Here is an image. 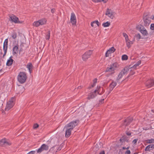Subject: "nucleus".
<instances>
[{"mask_svg":"<svg viewBox=\"0 0 154 154\" xmlns=\"http://www.w3.org/2000/svg\"><path fill=\"white\" fill-rule=\"evenodd\" d=\"M129 70V69L128 67H125L122 70L118 75L116 79L117 82H118L119 79H121L122 77L125 75L127 74Z\"/></svg>","mask_w":154,"mask_h":154,"instance_id":"nucleus-5","label":"nucleus"},{"mask_svg":"<svg viewBox=\"0 0 154 154\" xmlns=\"http://www.w3.org/2000/svg\"><path fill=\"white\" fill-rule=\"evenodd\" d=\"M46 21L47 20L45 19L42 18L38 21L34 22L32 24V25L33 26L37 27L40 25L45 24Z\"/></svg>","mask_w":154,"mask_h":154,"instance_id":"nucleus-7","label":"nucleus"},{"mask_svg":"<svg viewBox=\"0 0 154 154\" xmlns=\"http://www.w3.org/2000/svg\"><path fill=\"white\" fill-rule=\"evenodd\" d=\"M104 100V99H101L100 100V102L101 103H103V101Z\"/></svg>","mask_w":154,"mask_h":154,"instance_id":"nucleus-53","label":"nucleus"},{"mask_svg":"<svg viewBox=\"0 0 154 154\" xmlns=\"http://www.w3.org/2000/svg\"><path fill=\"white\" fill-rule=\"evenodd\" d=\"M51 142V141L50 140H48L46 143H47V145L48 144H49Z\"/></svg>","mask_w":154,"mask_h":154,"instance_id":"nucleus-50","label":"nucleus"},{"mask_svg":"<svg viewBox=\"0 0 154 154\" xmlns=\"http://www.w3.org/2000/svg\"><path fill=\"white\" fill-rule=\"evenodd\" d=\"M152 111L153 112H154V109H152Z\"/></svg>","mask_w":154,"mask_h":154,"instance_id":"nucleus-59","label":"nucleus"},{"mask_svg":"<svg viewBox=\"0 0 154 154\" xmlns=\"http://www.w3.org/2000/svg\"><path fill=\"white\" fill-rule=\"evenodd\" d=\"M15 98L14 97H13L7 103L6 107L5 109V111H8L12 108L14 104Z\"/></svg>","mask_w":154,"mask_h":154,"instance_id":"nucleus-6","label":"nucleus"},{"mask_svg":"<svg viewBox=\"0 0 154 154\" xmlns=\"http://www.w3.org/2000/svg\"><path fill=\"white\" fill-rule=\"evenodd\" d=\"M118 67V64L116 63H113L108 66L106 69V72H111L112 74L114 73V71Z\"/></svg>","mask_w":154,"mask_h":154,"instance_id":"nucleus-4","label":"nucleus"},{"mask_svg":"<svg viewBox=\"0 0 154 154\" xmlns=\"http://www.w3.org/2000/svg\"><path fill=\"white\" fill-rule=\"evenodd\" d=\"M12 37L13 39H15L17 37V34L15 33H13L12 35Z\"/></svg>","mask_w":154,"mask_h":154,"instance_id":"nucleus-35","label":"nucleus"},{"mask_svg":"<svg viewBox=\"0 0 154 154\" xmlns=\"http://www.w3.org/2000/svg\"><path fill=\"white\" fill-rule=\"evenodd\" d=\"M152 19L154 20V16H153V17L152 18Z\"/></svg>","mask_w":154,"mask_h":154,"instance_id":"nucleus-60","label":"nucleus"},{"mask_svg":"<svg viewBox=\"0 0 154 154\" xmlns=\"http://www.w3.org/2000/svg\"><path fill=\"white\" fill-rule=\"evenodd\" d=\"M82 88V86H79L78 87V88H79V89L81 88Z\"/></svg>","mask_w":154,"mask_h":154,"instance_id":"nucleus-56","label":"nucleus"},{"mask_svg":"<svg viewBox=\"0 0 154 154\" xmlns=\"http://www.w3.org/2000/svg\"><path fill=\"white\" fill-rule=\"evenodd\" d=\"M110 25V23L109 22L107 21L106 23H103L102 24V25L104 27H107L109 26Z\"/></svg>","mask_w":154,"mask_h":154,"instance_id":"nucleus-29","label":"nucleus"},{"mask_svg":"<svg viewBox=\"0 0 154 154\" xmlns=\"http://www.w3.org/2000/svg\"><path fill=\"white\" fill-rule=\"evenodd\" d=\"M101 2H103L104 3H106L108 1V0H101Z\"/></svg>","mask_w":154,"mask_h":154,"instance_id":"nucleus-46","label":"nucleus"},{"mask_svg":"<svg viewBox=\"0 0 154 154\" xmlns=\"http://www.w3.org/2000/svg\"><path fill=\"white\" fill-rule=\"evenodd\" d=\"M61 147L60 146L58 148L57 150H61Z\"/></svg>","mask_w":154,"mask_h":154,"instance_id":"nucleus-54","label":"nucleus"},{"mask_svg":"<svg viewBox=\"0 0 154 154\" xmlns=\"http://www.w3.org/2000/svg\"><path fill=\"white\" fill-rule=\"evenodd\" d=\"M55 9H54L53 8V9H51V12L52 13H53L55 12Z\"/></svg>","mask_w":154,"mask_h":154,"instance_id":"nucleus-45","label":"nucleus"},{"mask_svg":"<svg viewBox=\"0 0 154 154\" xmlns=\"http://www.w3.org/2000/svg\"><path fill=\"white\" fill-rule=\"evenodd\" d=\"M144 24L145 26H148L150 23V21L148 19L146 18L144 19Z\"/></svg>","mask_w":154,"mask_h":154,"instance_id":"nucleus-26","label":"nucleus"},{"mask_svg":"<svg viewBox=\"0 0 154 154\" xmlns=\"http://www.w3.org/2000/svg\"><path fill=\"white\" fill-rule=\"evenodd\" d=\"M79 122V121L78 120L73 121L69 123L66 124L65 126V128L71 129L72 130L77 126Z\"/></svg>","mask_w":154,"mask_h":154,"instance_id":"nucleus-2","label":"nucleus"},{"mask_svg":"<svg viewBox=\"0 0 154 154\" xmlns=\"http://www.w3.org/2000/svg\"><path fill=\"white\" fill-rule=\"evenodd\" d=\"M48 149L49 146L48 145L43 144L38 149L36 150V151L37 153H40L43 151L48 150Z\"/></svg>","mask_w":154,"mask_h":154,"instance_id":"nucleus-8","label":"nucleus"},{"mask_svg":"<svg viewBox=\"0 0 154 154\" xmlns=\"http://www.w3.org/2000/svg\"><path fill=\"white\" fill-rule=\"evenodd\" d=\"M20 53V51L19 53Z\"/></svg>","mask_w":154,"mask_h":154,"instance_id":"nucleus-61","label":"nucleus"},{"mask_svg":"<svg viewBox=\"0 0 154 154\" xmlns=\"http://www.w3.org/2000/svg\"><path fill=\"white\" fill-rule=\"evenodd\" d=\"M130 40L129 39V37H128V38L125 39V43L126 42H128Z\"/></svg>","mask_w":154,"mask_h":154,"instance_id":"nucleus-44","label":"nucleus"},{"mask_svg":"<svg viewBox=\"0 0 154 154\" xmlns=\"http://www.w3.org/2000/svg\"><path fill=\"white\" fill-rule=\"evenodd\" d=\"M129 148L130 147L129 146H128L127 147L126 149H129Z\"/></svg>","mask_w":154,"mask_h":154,"instance_id":"nucleus-57","label":"nucleus"},{"mask_svg":"<svg viewBox=\"0 0 154 154\" xmlns=\"http://www.w3.org/2000/svg\"><path fill=\"white\" fill-rule=\"evenodd\" d=\"M92 0L95 2H101V0Z\"/></svg>","mask_w":154,"mask_h":154,"instance_id":"nucleus-43","label":"nucleus"},{"mask_svg":"<svg viewBox=\"0 0 154 154\" xmlns=\"http://www.w3.org/2000/svg\"><path fill=\"white\" fill-rule=\"evenodd\" d=\"M141 63V61L140 60H139L137 62L134 64L133 66L131 67L130 68H129V69H130V71H131L133 69H136V67L137 66H138L139 65H140Z\"/></svg>","mask_w":154,"mask_h":154,"instance_id":"nucleus-23","label":"nucleus"},{"mask_svg":"<svg viewBox=\"0 0 154 154\" xmlns=\"http://www.w3.org/2000/svg\"><path fill=\"white\" fill-rule=\"evenodd\" d=\"M105 15L111 19H113L114 17L115 13L111 9L108 8L106 11Z\"/></svg>","mask_w":154,"mask_h":154,"instance_id":"nucleus-9","label":"nucleus"},{"mask_svg":"<svg viewBox=\"0 0 154 154\" xmlns=\"http://www.w3.org/2000/svg\"><path fill=\"white\" fill-rule=\"evenodd\" d=\"M94 24H96L98 26H99L100 24L98 20L94 21Z\"/></svg>","mask_w":154,"mask_h":154,"instance_id":"nucleus-37","label":"nucleus"},{"mask_svg":"<svg viewBox=\"0 0 154 154\" xmlns=\"http://www.w3.org/2000/svg\"><path fill=\"white\" fill-rule=\"evenodd\" d=\"M140 32L143 36H147L148 32L146 29L143 26H141L139 29Z\"/></svg>","mask_w":154,"mask_h":154,"instance_id":"nucleus-14","label":"nucleus"},{"mask_svg":"<svg viewBox=\"0 0 154 154\" xmlns=\"http://www.w3.org/2000/svg\"><path fill=\"white\" fill-rule=\"evenodd\" d=\"M70 20V22L72 23V25H76V17L74 13H72L71 14Z\"/></svg>","mask_w":154,"mask_h":154,"instance_id":"nucleus-13","label":"nucleus"},{"mask_svg":"<svg viewBox=\"0 0 154 154\" xmlns=\"http://www.w3.org/2000/svg\"><path fill=\"white\" fill-rule=\"evenodd\" d=\"M39 125L37 124H35L33 126V128L34 129H36L38 127Z\"/></svg>","mask_w":154,"mask_h":154,"instance_id":"nucleus-39","label":"nucleus"},{"mask_svg":"<svg viewBox=\"0 0 154 154\" xmlns=\"http://www.w3.org/2000/svg\"><path fill=\"white\" fill-rule=\"evenodd\" d=\"M32 64L30 63H28L27 65V68H28L30 73H31V70L32 68Z\"/></svg>","mask_w":154,"mask_h":154,"instance_id":"nucleus-27","label":"nucleus"},{"mask_svg":"<svg viewBox=\"0 0 154 154\" xmlns=\"http://www.w3.org/2000/svg\"><path fill=\"white\" fill-rule=\"evenodd\" d=\"M55 149V146H54L51 148L50 149V151L52 152L53 153H56L57 152V151L54 150Z\"/></svg>","mask_w":154,"mask_h":154,"instance_id":"nucleus-33","label":"nucleus"},{"mask_svg":"<svg viewBox=\"0 0 154 154\" xmlns=\"http://www.w3.org/2000/svg\"><path fill=\"white\" fill-rule=\"evenodd\" d=\"M101 89H102V88L100 86H97L96 90H95L94 92H91L89 94L88 96V98L89 99L94 98L96 96L97 94H101L100 92V90Z\"/></svg>","mask_w":154,"mask_h":154,"instance_id":"nucleus-3","label":"nucleus"},{"mask_svg":"<svg viewBox=\"0 0 154 154\" xmlns=\"http://www.w3.org/2000/svg\"><path fill=\"white\" fill-rule=\"evenodd\" d=\"M92 54V51H89L86 52L83 54L82 56V60L84 61H86L88 58L90 57V56Z\"/></svg>","mask_w":154,"mask_h":154,"instance_id":"nucleus-11","label":"nucleus"},{"mask_svg":"<svg viewBox=\"0 0 154 154\" xmlns=\"http://www.w3.org/2000/svg\"><path fill=\"white\" fill-rule=\"evenodd\" d=\"M122 59L123 60H127L128 59V56L126 55H123L122 56Z\"/></svg>","mask_w":154,"mask_h":154,"instance_id":"nucleus-32","label":"nucleus"},{"mask_svg":"<svg viewBox=\"0 0 154 154\" xmlns=\"http://www.w3.org/2000/svg\"><path fill=\"white\" fill-rule=\"evenodd\" d=\"M134 74V73H132L131 72L130 74V75H133Z\"/></svg>","mask_w":154,"mask_h":154,"instance_id":"nucleus-58","label":"nucleus"},{"mask_svg":"<svg viewBox=\"0 0 154 154\" xmlns=\"http://www.w3.org/2000/svg\"><path fill=\"white\" fill-rule=\"evenodd\" d=\"M126 147H122V149H126Z\"/></svg>","mask_w":154,"mask_h":154,"instance_id":"nucleus-55","label":"nucleus"},{"mask_svg":"<svg viewBox=\"0 0 154 154\" xmlns=\"http://www.w3.org/2000/svg\"><path fill=\"white\" fill-rule=\"evenodd\" d=\"M93 81H94L93 83L96 84L97 82V79H95Z\"/></svg>","mask_w":154,"mask_h":154,"instance_id":"nucleus-51","label":"nucleus"},{"mask_svg":"<svg viewBox=\"0 0 154 154\" xmlns=\"http://www.w3.org/2000/svg\"><path fill=\"white\" fill-rule=\"evenodd\" d=\"M146 85L148 88H150L154 86V79H150L146 81Z\"/></svg>","mask_w":154,"mask_h":154,"instance_id":"nucleus-12","label":"nucleus"},{"mask_svg":"<svg viewBox=\"0 0 154 154\" xmlns=\"http://www.w3.org/2000/svg\"><path fill=\"white\" fill-rule=\"evenodd\" d=\"M9 17L10 20L15 23H22V22L19 21L18 18L14 15H10Z\"/></svg>","mask_w":154,"mask_h":154,"instance_id":"nucleus-10","label":"nucleus"},{"mask_svg":"<svg viewBox=\"0 0 154 154\" xmlns=\"http://www.w3.org/2000/svg\"><path fill=\"white\" fill-rule=\"evenodd\" d=\"M13 60L10 57L7 61L6 63V65L8 66H10L13 63Z\"/></svg>","mask_w":154,"mask_h":154,"instance_id":"nucleus-25","label":"nucleus"},{"mask_svg":"<svg viewBox=\"0 0 154 154\" xmlns=\"http://www.w3.org/2000/svg\"><path fill=\"white\" fill-rule=\"evenodd\" d=\"M122 35L125 38V39L129 37L128 35L125 33H123L122 34Z\"/></svg>","mask_w":154,"mask_h":154,"instance_id":"nucleus-36","label":"nucleus"},{"mask_svg":"<svg viewBox=\"0 0 154 154\" xmlns=\"http://www.w3.org/2000/svg\"><path fill=\"white\" fill-rule=\"evenodd\" d=\"M105 152L104 151H101L100 153L99 154H105Z\"/></svg>","mask_w":154,"mask_h":154,"instance_id":"nucleus-47","label":"nucleus"},{"mask_svg":"<svg viewBox=\"0 0 154 154\" xmlns=\"http://www.w3.org/2000/svg\"><path fill=\"white\" fill-rule=\"evenodd\" d=\"M94 22L93 21L91 23V25L93 27L94 26Z\"/></svg>","mask_w":154,"mask_h":154,"instance_id":"nucleus-52","label":"nucleus"},{"mask_svg":"<svg viewBox=\"0 0 154 154\" xmlns=\"http://www.w3.org/2000/svg\"><path fill=\"white\" fill-rule=\"evenodd\" d=\"M64 129L65 130V137L66 138L69 137L71 135V132L72 130H71V129H70L65 128V127H64Z\"/></svg>","mask_w":154,"mask_h":154,"instance_id":"nucleus-19","label":"nucleus"},{"mask_svg":"<svg viewBox=\"0 0 154 154\" xmlns=\"http://www.w3.org/2000/svg\"><path fill=\"white\" fill-rule=\"evenodd\" d=\"M126 134L128 136H130L131 134V133L130 132H127L126 133Z\"/></svg>","mask_w":154,"mask_h":154,"instance_id":"nucleus-49","label":"nucleus"},{"mask_svg":"<svg viewBox=\"0 0 154 154\" xmlns=\"http://www.w3.org/2000/svg\"><path fill=\"white\" fill-rule=\"evenodd\" d=\"M26 78V74L24 72H20L17 76L18 81L22 84L25 82Z\"/></svg>","mask_w":154,"mask_h":154,"instance_id":"nucleus-1","label":"nucleus"},{"mask_svg":"<svg viewBox=\"0 0 154 154\" xmlns=\"http://www.w3.org/2000/svg\"><path fill=\"white\" fill-rule=\"evenodd\" d=\"M126 44L128 48H129L131 47V45L133 44V42L130 40L128 42H126Z\"/></svg>","mask_w":154,"mask_h":154,"instance_id":"nucleus-28","label":"nucleus"},{"mask_svg":"<svg viewBox=\"0 0 154 154\" xmlns=\"http://www.w3.org/2000/svg\"><path fill=\"white\" fill-rule=\"evenodd\" d=\"M35 151H31L29 152L27 154H35Z\"/></svg>","mask_w":154,"mask_h":154,"instance_id":"nucleus-40","label":"nucleus"},{"mask_svg":"<svg viewBox=\"0 0 154 154\" xmlns=\"http://www.w3.org/2000/svg\"><path fill=\"white\" fill-rule=\"evenodd\" d=\"M135 37L137 41H139L141 38V36L140 34L138 33L135 35Z\"/></svg>","mask_w":154,"mask_h":154,"instance_id":"nucleus-30","label":"nucleus"},{"mask_svg":"<svg viewBox=\"0 0 154 154\" xmlns=\"http://www.w3.org/2000/svg\"><path fill=\"white\" fill-rule=\"evenodd\" d=\"M133 119L131 118H128L125 119L123 123V125L125 126L128 125L132 121Z\"/></svg>","mask_w":154,"mask_h":154,"instance_id":"nucleus-21","label":"nucleus"},{"mask_svg":"<svg viewBox=\"0 0 154 154\" xmlns=\"http://www.w3.org/2000/svg\"><path fill=\"white\" fill-rule=\"evenodd\" d=\"M154 149V144H150L146 147L145 150L146 151H150Z\"/></svg>","mask_w":154,"mask_h":154,"instance_id":"nucleus-22","label":"nucleus"},{"mask_svg":"<svg viewBox=\"0 0 154 154\" xmlns=\"http://www.w3.org/2000/svg\"><path fill=\"white\" fill-rule=\"evenodd\" d=\"M11 142L8 140L6 139H4L0 140V146L5 145H9L11 144Z\"/></svg>","mask_w":154,"mask_h":154,"instance_id":"nucleus-15","label":"nucleus"},{"mask_svg":"<svg viewBox=\"0 0 154 154\" xmlns=\"http://www.w3.org/2000/svg\"><path fill=\"white\" fill-rule=\"evenodd\" d=\"M116 49L113 47H112L108 50L105 53L106 57H108L110 54L113 53Z\"/></svg>","mask_w":154,"mask_h":154,"instance_id":"nucleus-17","label":"nucleus"},{"mask_svg":"<svg viewBox=\"0 0 154 154\" xmlns=\"http://www.w3.org/2000/svg\"><path fill=\"white\" fill-rule=\"evenodd\" d=\"M50 33L49 31H48L47 34L46 35L45 38L46 39L48 40L50 38Z\"/></svg>","mask_w":154,"mask_h":154,"instance_id":"nucleus-34","label":"nucleus"},{"mask_svg":"<svg viewBox=\"0 0 154 154\" xmlns=\"http://www.w3.org/2000/svg\"><path fill=\"white\" fill-rule=\"evenodd\" d=\"M116 82L114 81H112V82L110 84L109 86V89L110 91L109 92H110L113 90V88L116 86Z\"/></svg>","mask_w":154,"mask_h":154,"instance_id":"nucleus-20","label":"nucleus"},{"mask_svg":"<svg viewBox=\"0 0 154 154\" xmlns=\"http://www.w3.org/2000/svg\"><path fill=\"white\" fill-rule=\"evenodd\" d=\"M137 139H134L133 141V142H132L133 143V144H135L137 142Z\"/></svg>","mask_w":154,"mask_h":154,"instance_id":"nucleus-41","label":"nucleus"},{"mask_svg":"<svg viewBox=\"0 0 154 154\" xmlns=\"http://www.w3.org/2000/svg\"><path fill=\"white\" fill-rule=\"evenodd\" d=\"M8 40L7 39H6L5 40L3 44V49L4 52V54L3 56L5 55L7 52L8 48Z\"/></svg>","mask_w":154,"mask_h":154,"instance_id":"nucleus-18","label":"nucleus"},{"mask_svg":"<svg viewBox=\"0 0 154 154\" xmlns=\"http://www.w3.org/2000/svg\"><path fill=\"white\" fill-rule=\"evenodd\" d=\"M96 84H94V83H93V84H92L91 85V87H89L90 88H93L94 87L95 85H96Z\"/></svg>","mask_w":154,"mask_h":154,"instance_id":"nucleus-48","label":"nucleus"},{"mask_svg":"<svg viewBox=\"0 0 154 154\" xmlns=\"http://www.w3.org/2000/svg\"><path fill=\"white\" fill-rule=\"evenodd\" d=\"M146 142L148 143H154V139H148L146 140Z\"/></svg>","mask_w":154,"mask_h":154,"instance_id":"nucleus-31","label":"nucleus"},{"mask_svg":"<svg viewBox=\"0 0 154 154\" xmlns=\"http://www.w3.org/2000/svg\"><path fill=\"white\" fill-rule=\"evenodd\" d=\"M130 153H131V152H130V150H128L126 151L125 154H130Z\"/></svg>","mask_w":154,"mask_h":154,"instance_id":"nucleus-42","label":"nucleus"},{"mask_svg":"<svg viewBox=\"0 0 154 154\" xmlns=\"http://www.w3.org/2000/svg\"><path fill=\"white\" fill-rule=\"evenodd\" d=\"M17 89L19 94H22L25 90L24 87L22 86H19Z\"/></svg>","mask_w":154,"mask_h":154,"instance_id":"nucleus-24","label":"nucleus"},{"mask_svg":"<svg viewBox=\"0 0 154 154\" xmlns=\"http://www.w3.org/2000/svg\"><path fill=\"white\" fill-rule=\"evenodd\" d=\"M19 52V45L17 44L14 46L13 48V55L17 56Z\"/></svg>","mask_w":154,"mask_h":154,"instance_id":"nucleus-16","label":"nucleus"},{"mask_svg":"<svg viewBox=\"0 0 154 154\" xmlns=\"http://www.w3.org/2000/svg\"><path fill=\"white\" fill-rule=\"evenodd\" d=\"M150 28L152 30H154V23H152L151 24Z\"/></svg>","mask_w":154,"mask_h":154,"instance_id":"nucleus-38","label":"nucleus"}]
</instances>
